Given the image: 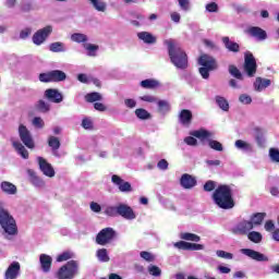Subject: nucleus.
<instances>
[{
    "instance_id": "51",
    "label": "nucleus",
    "mask_w": 279,
    "mask_h": 279,
    "mask_svg": "<svg viewBox=\"0 0 279 279\" xmlns=\"http://www.w3.org/2000/svg\"><path fill=\"white\" fill-rule=\"evenodd\" d=\"M269 157L272 162L279 163V149L278 148H270L269 149Z\"/></svg>"
},
{
    "instance_id": "27",
    "label": "nucleus",
    "mask_w": 279,
    "mask_h": 279,
    "mask_svg": "<svg viewBox=\"0 0 279 279\" xmlns=\"http://www.w3.org/2000/svg\"><path fill=\"white\" fill-rule=\"evenodd\" d=\"M12 146L14 147L15 151L24 158V160H27L29 158V151H27V148L23 146L19 141H12Z\"/></svg>"
},
{
    "instance_id": "54",
    "label": "nucleus",
    "mask_w": 279,
    "mask_h": 279,
    "mask_svg": "<svg viewBox=\"0 0 279 279\" xmlns=\"http://www.w3.org/2000/svg\"><path fill=\"white\" fill-rule=\"evenodd\" d=\"M33 125L39 130H43V128H45V121L40 117H35L33 119Z\"/></svg>"
},
{
    "instance_id": "17",
    "label": "nucleus",
    "mask_w": 279,
    "mask_h": 279,
    "mask_svg": "<svg viewBox=\"0 0 279 279\" xmlns=\"http://www.w3.org/2000/svg\"><path fill=\"white\" fill-rule=\"evenodd\" d=\"M21 276V263L12 262L4 272V279H19Z\"/></svg>"
},
{
    "instance_id": "34",
    "label": "nucleus",
    "mask_w": 279,
    "mask_h": 279,
    "mask_svg": "<svg viewBox=\"0 0 279 279\" xmlns=\"http://www.w3.org/2000/svg\"><path fill=\"white\" fill-rule=\"evenodd\" d=\"M216 104L220 110H223V112H228L230 110V104L223 96H216Z\"/></svg>"
},
{
    "instance_id": "21",
    "label": "nucleus",
    "mask_w": 279,
    "mask_h": 279,
    "mask_svg": "<svg viewBox=\"0 0 279 279\" xmlns=\"http://www.w3.org/2000/svg\"><path fill=\"white\" fill-rule=\"evenodd\" d=\"M192 121H193V112H191V110L189 109L181 110V112L179 113V123H181V125H184V128H189Z\"/></svg>"
},
{
    "instance_id": "26",
    "label": "nucleus",
    "mask_w": 279,
    "mask_h": 279,
    "mask_svg": "<svg viewBox=\"0 0 279 279\" xmlns=\"http://www.w3.org/2000/svg\"><path fill=\"white\" fill-rule=\"evenodd\" d=\"M0 189L5 195H16V185L9 181L1 182Z\"/></svg>"
},
{
    "instance_id": "14",
    "label": "nucleus",
    "mask_w": 279,
    "mask_h": 279,
    "mask_svg": "<svg viewBox=\"0 0 279 279\" xmlns=\"http://www.w3.org/2000/svg\"><path fill=\"white\" fill-rule=\"evenodd\" d=\"M44 97L48 101H51V104H62V101H64V96L62 95V93H60V90L56 88L46 89L44 93Z\"/></svg>"
},
{
    "instance_id": "37",
    "label": "nucleus",
    "mask_w": 279,
    "mask_h": 279,
    "mask_svg": "<svg viewBox=\"0 0 279 279\" xmlns=\"http://www.w3.org/2000/svg\"><path fill=\"white\" fill-rule=\"evenodd\" d=\"M72 43H77L78 45L82 43H88V36L82 33H74L71 35Z\"/></svg>"
},
{
    "instance_id": "8",
    "label": "nucleus",
    "mask_w": 279,
    "mask_h": 279,
    "mask_svg": "<svg viewBox=\"0 0 279 279\" xmlns=\"http://www.w3.org/2000/svg\"><path fill=\"white\" fill-rule=\"evenodd\" d=\"M256 59L252 52H246L244 56V71L248 77L256 75Z\"/></svg>"
},
{
    "instance_id": "9",
    "label": "nucleus",
    "mask_w": 279,
    "mask_h": 279,
    "mask_svg": "<svg viewBox=\"0 0 279 279\" xmlns=\"http://www.w3.org/2000/svg\"><path fill=\"white\" fill-rule=\"evenodd\" d=\"M251 230H254V229L250 220H242L231 228L232 234H236L240 236L247 235Z\"/></svg>"
},
{
    "instance_id": "56",
    "label": "nucleus",
    "mask_w": 279,
    "mask_h": 279,
    "mask_svg": "<svg viewBox=\"0 0 279 279\" xmlns=\"http://www.w3.org/2000/svg\"><path fill=\"white\" fill-rule=\"evenodd\" d=\"M239 101L245 106H248V104H252V97L247 94H242L239 97Z\"/></svg>"
},
{
    "instance_id": "29",
    "label": "nucleus",
    "mask_w": 279,
    "mask_h": 279,
    "mask_svg": "<svg viewBox=\"0 0 279 279\" xmlns=\"http://www.w3.org/2000/svg\"><path fill=\"white\" fill-rule=\"evenodd\" d=\"M140 40H143L145 45H155L156 36H153L149 32H140L137 34Z\"/></svg>"
},
{
    "instance_id": "25",
    "label": "nucleus",
    "mask_w": 279,
    "mask_h": 279,
    "mask_svg": "<svg viewBox=\"0 0 279 279\" xmlns=\"http://www.w3.org/2000/svg\"><path fill=\"white\" fill-rule=\"evenodd\" d=\"M234 145L236 149H240V151H244L245 154H252V151H254V146L243 140L235 141Z\"/></svg>"
},
{
    "instance_id": "57",
    "label": "nucleus",
    "mask_w": 279,
    "mask_h": 279,
    "mask_svg": "<svg viewBox=\"0 0 279 279\" xmlns=\"http://www.w3.org/2000/svg\"><path fill=\"white\" fill-rule=\"evenodd\" d=\"M157 168L160 171H167V169H169V161H167V159H161L157 162Z\"/></svg>"
},
{
    "instance_id": "31",
    "label": "nucleus",
    "mask_w": 279,
    "mask_h": 279,
    "mask_svg": "<svg viewBox=\"0 0 279 279\" xmlns=\"http://www.w3.org/2000/svg\"><path fill=\"white\" fill-rule=\"evenodd\" d=\"M66 50V45H64L62 41H54L49 46V51L52 53H64Z\"/></svg>"
},
{
    "instance_id": "48",
    "label": "nucleus",
    "mask_w": 279,
    "mask_h": 279,
    "mask_svg": "<svg viewBox=\"0 0 279 279\" xmlns=\"http://www.w3.org/2000/svg\"><path fill=\"white\" fill-rule=\"evenodd\" d=\"M73 258V253L66 251L58 255L57 263H64V260H71Z\"/></svg>"
},
{
    "instance_id": "12",
    "label": "nucleus",
    "mask_w": 279,
    "mask_h": 279,
    "mask_svg": "<svg viewBox=\"0 0 279 279\" xmlns=\"http://www.w3.org/2000/svg\"><path fill=\"white\" fill-rule=\"evenodd\" d=\"M53 32V27L51 25H48L39 31H37L33 35V43L34 45L40 46L49 38V35Z\"/></svg>"
},
{
    "instance_id": "38",
    "label": "nucleus",
    "mask_w": 279,
    "mask_h": 279,
    "mask_svg": "<svg viewBox=\"0 0 279 279\" xmlns=\"http://www.w3.org/2000/svg\"><path fill=\"white\" fill-rule=\"evenodd\" d=\"M246 235L252 243H260L263 241V234L258 231H251Z\"/></svg>"
},
{
    "instance_id": "36",
    "label": "nucleus",
    "mask_w": 279,
    "mask_h": 279,
    "mask_svg": "<svg viewBox=\"0 0 279 279\" xmlns=\"http://www.w3.org/2000/svg\"><path fill=\"white\" fill-rule=\"evenodd\" d=\"M180 239H182L183 241H192L194 243H199V241H202V238H199V235L189 232L180 233Z\"/></svg>"
},
{
    "instance_id": "6",
    "label": "nucleus",
    "mask_w": 279,
    "mask_h": 279,
    "mask_svg": "<svg viewBox=\"0 0 279 279\" xmlns=\"http://www.w3.org/2000/svg\"><path fill=\"white\" fill-rule=\"evenodd\" d=\"M191 136H195V138H199V141H208V145L210 149L215 151H221L223 149V145L213 138V132L207 131L206 129L196 130L190 133Z\"/></svg>"
},
{
    "instance_id": "35",
    "label": "nucleus",
    "mask_w": 279,
    "mask_h": 279,
    "mask_svg": "<svg viewBox=\"0 0 279 279\" xmlns=\"http://www.w3.org/2000/svg\"><path fill=\"white\" fill-rule=\"evenodd\" d=\"M52 82H64L66 80V73L61 70L50 71Z\"/></svg>"
},
{
    "instance_id": "55",
    "label": "nucleus",
    "mask_w": 279,
    "mask_h": 279,
    "mask_svg": "<svg viewBox=\"0 0 279 279\" xmlns=\"http://www.w3.org/2000/svg\"><path fill=\"white\" fill-rule=\"evenodd\" d=\"M189 244L190 242L185 241H179L173 244V247H177V250H185L189 251Z\"/></svg>"
},
{
    "instance_id": "64",
    "label": "nucleus",
    "mask_w": 279,
    "mask_h": 279,
    "mask_svg": "<svg viewBox=\"0 0 279 279\" xmlns=\"http://www.w3.org/2000/svg\"><path fill=\"white\" fill-rule=\"evenodd\" d=\"M184 143L186 145H190L191 147H195V145H197V138L193 137V136H186L184 138Z\"/></svg>"
},
{
    "instance_id": "23",
    "label": "nucleus",
    "mask_w": 279,
    "mask_h": 279,
    "mask_svg": "<svg viewBox=\"0 0 279 279\" xmlns=\"http://www.w3.org/2000/svg\"><path fill=\"white\" fill-rule=\"evenodd\" d=\"M222 43L225 48L229 50L231 53H239L241 51V46L233 40H230V37H222Z\"/></svg>"
},
{
    "instance_id": "49",
    "label": "nucleus",
    "mask_w": 279,
    "mask_h": 279,
    "mask_svg": "<svg viewBox=\"0 0 279 279\" xmlns=\"http://www.w3.org/2000/svg\"><path fill=\"white\" fill-rule=\"evenodd\" d=\"M140 256H141V258H143L147 263H154L156 260V256H154V254H151L147 251H142L140 253Z\"/></svg>"
},
{
    "instance_id": "63",
    "label": "nucleus",
    "mask_w": 279,
    "mask_h": 279,
    "mask_svg": "<svg viewBox=\"0 0 279 279\" xmlns=\"http://www.w3.org/2000/svg\"><path fill=\"white\" fill-rule=\"evenodd\" d=\"M215 181H207L205 184H204V191H206L207 193H210V191H215Z\"/></svg>"
},
{
    "instance_id": "22",
    "label": "nucleus",
    "mask_w": 279,
    "mask_h": 279,
    "mask_svg": "<svg viewBox=\"0 0 279 279\" xmlns=\"http://www.w3.org/2000/svg\"><path fill=\"white\" fill-rule=\"evenodd\" d=\"M254 89L257 93H263L266 88H269L271 86V80L269 78H263V77H256L254 84Z\"/></svg>"
},
{
    "instance_id": "58",
    "label": "nucleus",
    "mask_w": 279,
    "mask_h": 279,
    "mask_svg": "<svg viewBox=\"0 0 279 279\" xmlns=\"http://www.w3.org/2000/svg\"><path fill=\"white\" fill-rule=\"evenodd\" d=\"M82 128H84V130H93V120H90V118H84L82 120Z\"/></svg>"
},
{
    "instance_id": "50",
    "label": "nucleus",
    "mask_w": 279,
    "mask_h": 279,
    "mask_svg": "<svg viewBox=\"0 0 279 279\" xmlns=\"http://www.w3.org/2000/svg\"><path fill=\"white\" fill-rule=\"evenodd\" d=\"M205 12L217 13L219 12V4L217 2H209L205 5Z\"/></svg>"
},
{
    "instance_id": "39",
    "label": "nucleus",
    "mask_w": 279,
    "mask_h": 279,
    "mask_svg": "<svg viewBox=\"0 0 279 279\" xmlns=\"http://www.w3.org/2000/svg\"><path fill=\"white\" fill-rule=\"evenodd\" d=\"M96 256L100 263H108L110 260V256H108V250L99 248L96 252Z\"/></svg>"
},
{
    "instance_id": "43",
    "label": "nucleus",
    "mask_w": 279,
    "mask_h": 279,
    "mask_svg": "<svg viewBox=\"0 0 279 279\" xmlns=\"http://www.w3.org/2000/svg\"><path fill=\"white\" fill-rule=\"evenodd\" d=\"M86 101L93 104L95 101H101V94L97 92L89 93L85 96Z\"/></svg>"
},
{
    "instance_id": "53",
    "label": "nucleus",
    "mask_w": 279,
    "mask_h": 279,
    "mask_svg": "<svg viewBox=\"0 0 279 279\" xmlns=\"http://www.w3.org/2000/svg\"><path fill=\"white\" fill-rule=\"evenodd\" d=\"M179 1V7L183 12H189L191 10V1L189 0H178Z\"/></svg>"
},
{
    "instance_id": "28",
    "label": "nucleus",
    "mask_w": 279,
    "mask_h": 279,
    "mask_svg": "<svg viewBox=\"0 0 279 279\" xmlns=\"http://www.w3.org/2000/svg\"><path fill=\"white\" fill-rule=\"evenodd\" d=\"M48 145L51 147L53 156L60 158V154H58V150L60 149V140L56 136H50L48 138Z\"/></svg>"
},
{
    "instance_id": "41",
    "label": "nucleus",
    "mask_w": 279,
    "mask_h": 279,
    "mask_svg": "<svg viewBox=\"0 0 279 279\" xmlns=\"http://www.w3.org/2000/svg\"><path fill=\"white\" fill-rule=\"evenodd\" d=\"M89 3L97 10V12H104L106 10V2L104 0H88Z\"/></svg>"
},
{
    "instance_id": "46",
    "label": "nucleus",
    "mask_w": 279,
    "mask_h": 279,
    "mask_svg": "<svg viewBox=\"0 0 279 279\" xmlns=\"http://www.w3.org/2000/svg\"><path fill=\"white\" fill-rule=\"evenodd\" d=\"M135 116L137 117V119H142V121L150 119V117H151V114L148 113V111L145 109H136Z\"/></svg>"
},
{
    "instance_id": "4",
    "label": "nucleus",
    "mask_w": 279,
    "mask_h": 279,
    "mask_svg": "<svg viewBox=\"0 0 279 279\" xmlns=\"http://www.w3.org/2000/svg\"><path fill=\"white\" fill-rule=\"evenodd\" d=\"M80 274V262L71 259L57 271L58 279H74Z\"/></svg>"
},
{
    "instance_id": "16",
    "label": "nucleus",
    "mask_w": 279,
    "mask_h": 279,
    "mask_svg": "<svg viewBox=\"0 0 279 279\" xmlns=\"http://www.w3.org/2000/svg\"><path fill=\"white\" fill-rule=\"evenodd\" d=\"M118 215L129 221H132V219H136V214H134V209H132V207H130L128 204L123 203H120L118 205Z\"/></svg>"
},
{
    "instance_id": "19",
    "label": "nucleus",
    "mask_w": 279,
    "mask_h": 279,
    "mask_svg": "<svg viewBox=\"0 0 279 279\" xmlns=\"http://www.w3.org/2000/svg\"><path fill=\"white\" fill-rule=\"evenodd\" d=\"M39 263L41 267V271L44 274H49L51 271V265L53 263V258L47 254L39 255Z\"/></svg>"
},
{
    "instance_id": "32",
    "label": "nucleus",
    "mask_w": 279,
    "mask_h": 279,
    "mask_svg": "<svg viewBox=\"0 0 279 279\" xmlns=\"http://www.w3.org/2000/svg\"><path fill=\"white\" fill-rule=\"evenodd\" d=\"M140 86L142 88H146L148 90H151L154 88H158L160 86V82L154 80V78H146L140 83Z\"/></svg>"
},
{
    "instance_id": "42",
    "label": "nucleus",
    "mask_w": 279,
    "mask_h": 279,
    "mask_svg": "<svg viewBox=\"0 0 279 279\" xmlns=\"http://www.w3.org/2000/svg\"><path fill=\"white\" fill-rule=\"evenodd\" d=\"M36 110H38V112H49V110H51V107L49 106V104L45 102V100H39L36 102L35 105Z\"/></svg>"
},
{
    "instance_id": "30",
    "label": "nucleus",
    "mask_w": 279,
    "mask_h": 279,
    "mask_svg": "<svg viewBox=\"0 0 279 279\" xmlns=\"http://www.w3.org/2000/svg\"><path fill=\"white\" fill-rule=\"evenodd\" d=\"M265 217H267L266 213H256L251 216L250 223H252V228L254 229V226H260L263 221H265Z\"/></svg>"
},
{
    "instance_id": "3",
    "label": "nucleus",
    "mask_w": 279,
    "mask_h": 279,
    "mask_svg": "<svg viewBox=\"0 0 279 279\" xmlns=\"http://www.w3.org/2000/svg\"><path fill=\"white\" fill-rule=\"evenodd\" d=\"M166 45L172 64H174L177 69H186V66H189V57H186V52H184L180 46L175 45L173 40H167Z\"/></svg>"
},
{
    "instance_id": "47",
    "label": "nucleus",
    "mask_w": 279,
    "mask_h": 279,
    "mask_svg": "<svg viewBox=\"0 0 279 279\" xmlns=\"http://www.w3.org/2000/svg\"><path fill=\"white\" fill-rule=\"evenodd\" d=\"M105 215H107V217H117V215H119V205L118 206H108L105 209Z\"/></svg>"
},
{
    "instance_id": "15",
    "label": "nucleus",
    "mask_w": 279,
    "mask_h": 279,
    "mask_svg": "<svg viewBox=\"0 0 279 279\" xmlns=\"http://www.w3.org/2000/svg\"><path fill=\"white\" fill-rule=\"evenodd\" d=\"M37 162H38L39 169H40L41 173H44V175H46L47 178H54L56 170H53V166H51V163L46 161V159L43 157H38Z\"/></svg>"
},
{
    "instance_id": "33",
    "label": "nucleus",
    "mask_w": 279,
    "mask_h": 279,
    "mask_svg": "<svg viewBox=\"0 0 279 279\" xmlns=\"http://www.w3.org/2000/svg\"><path fill=\"white\" fill-rule=\"evenodd\" d=\"M157 106H158V111L160 112V114H169V112H171V104H169V101L167 100H158L157 101Z\"/></svg>"
},
{
    "instance_id": "52",
    "label": "nucleus",
    "mask_w": 279,
    "mask_h": 279,
    "mask_svg": "<svg viewBox=\"0 0 279 279\" xmlns=\"http://www.w3.org/2000/svg\"><path fill=\"white\" fill-rule=\"evenodd\" d=\"M216 256L219 258H226V260H232L234 258V255L232 253H228L226 251H217Z\"/></svg>"
},
{
    "instance_id": "5",
    "label": "nucleus",
    "mask_w": 279,
    "mask_h": 279,
    "mask_svg": "<svg viewBox=\"0 0 279 279\" xmlns=\"http://www.w3.org/2000/svg\"><path fill=\"white\" fill-rule=\"evenodd\" d=\"M198 64L202 66L198 69V72L203 80H208V77H210V71L217 70L218 66L217 60L208 54L201 56L198 59Z\"/></svg>"
},
{
    "instance_id": "7",
    "label": "nucleus",
    "mask_w": 279,
    "mask_h": 279,
    "mask_svg": "<svg viewBox=\"0 0 279 279\" xmlns=\"http://www.w3.org/2000/svg\"><path fill=\"white\" fill-rule=\"evenodd\" d=\"M117 235V232L112 228H105L99 231L96 236V243L98 245H108L112 239Z\"/></svg>"
},
{
    "instance_id": "40",
    "label": "nucleus",
    "mask_w": 279,
    "mask_h": 279,
    "mask_svg": "<svg viewBox=\"0 0 279 279\" xmlns=\"http://www.w3.org/2000/svg\"><path fill=\"white\" fill-rule=\"evenodd\" d=\"M84 49H86L87 56L95 58V56H97V51H99V46L94 44H85Z\"/></svg>"
},
{
    "instance_id": "10",
    "label": "nucleus",
    "mask_w": 279,
    "mask_h": 279,
    "mask_svg": "<svg viewBox=\"0 0 279 279\" xmlns=\"http://www.w3.org/2000/svg\"><path fill=\"white\" fill-rule=\"evenodd\" d=\"M19 136L25 147H28V149H34V137H32V133L29 132V130H27V126L23 124L19 126Z\"/></svg>"
},
{
    "instance_id": "24",
    "label": "nucleus",
    "mask_w": 279,
    "mask_h": 279,
    "mask_svg": "<svg viewBox=\"0 0 279 279\" xmlns=\"http://www.w3.org/2000/svg\"><path fill=\"white\" fill-rule=\"evenodd\" d=\"M27 173L29 182L33 184V186H36V189H43V186H45V181L40 179V177H37L34 170H28Z\"/></svg>"
},
{
    "instance_id": "59",
    "label": "nucleus",
    "mask_w": 279,
    "mask_h": 279,
    "mask_svg": "<svg viewBox=\"0 0 279 279\" xmlns=\"http://www.w3.org/2000/svg\"><path fill=\"white\" fill-rule=\"evenodd\" d=\"M39 82L49 83L52 82L51 80V71L47 73L39 74Z\"/></svg>"
},
{
    "instance_id": "18",
    "label": "nucleus",
    "mask_w": 279,
    "mask_h": 279,
    "mask_svg": "<svg viewBox=\"0 0 279 279\" xmlns=\"http://www.w3.org/2000/svg\"><path fill=\"white\" fill-rule=\"evenodd\" d=\"M180 184L182 189H194V186H197V179L189 173H184L180 179Z\"/></svg>"
},
{
    "instance_id": "13",
    "label": "nucleus",
    "mask_w": 279,
    "mask_h": 279,
    "mask_svg": "<svg viewBox=\"0 0 279 279\" xmlns=\"http://www.w3.org/2000/svg\"><path fill=\"white\" fill-rule=\"evenodd\" d=\"M111 182H112V184H114V186H118V189L121 193H132V184H130V182L123 180L118 174L111 175Z\"/></svg>"
},
{
    "instance_id": "45",
    "label": "nucleus",
    "mask_w": 279,
    "mask_h": 279,
    "mask_svg": "<svg viewBox=\"0 0 279 279\" xmlns=\"http://www.w3.org/2000/svg\"><path fill=\"white\" fill-rule=\"evenodd\" d=\"M229 73L232 77H235V80H243V74L235 65H229Z\"/></svg>"
},
{
    "instance_id": "1",
    "label": "nucleus",
    "mask_w": 279,
    "mask_h": 279,
    "mask_svg": "<svg viewBox=\"0 0 279 279\" xmlns=\"http://www.w3.org/2000/svg\"><path fill=\"white\" fill-rule=\"evenodd\" d=\"M214 203L222 210H230L234 206L232 189L229 185H219L213 194Z\"/></svg>"
},
{
    "instance_id": "44",
    "label": "nucleus",
    "mask_w": 279,
    "mask_h": 279,
    "mask_svg": "<svg viewBox=\"0 0 279 279\" xmlns=\"http://www.w3.org/2000/svg\"><path fill=\"white\" fill-rule=\"evenodd\" d=\"M148 274L150 276H154L155 278H160V276H162V270L160 269V267H158L156 265H149Z\"/></svg>"
},
{
    "instance_id": "62",
    "label": "nucleus",
    "mask_w": 279,
    "mask_h": 279,
    "mask_svg": "<svg viewBox=\"0 0 279 279\" xmlns=\"http://www.w3.org/2000/svg\"><path fill=\"white\" fill-rule=\"evenodd\" d=\"M205 163H206L207 167L210 169V168H213V167H219V166L221 165V160H219V159H215V160H213V159H207V160L205 161Z\"/></svg>"
},
{
    "instance_id": "20",
    "label": "nucleus",
    "mask_w": 279,
    "mask_h": 279,
    "mask_svg": "<svg viewBox=\"0 0 279 279\" xmlns=\"http://www.w3.org/2000/svg\"><path fill=\"white\" fill-rule=\"evenodd\" d=\"M247 32L256 40H267V32L258 26H251Z\"/></svg>"
},
{
    "instance_id": "2",
    "label": "nucleus",
    "mask_w": 279,
    "mask_h": 279,
    "mask_svg": "<svg viewBox=\"0 0 279 279\" xmlns=\"http://www.w3.org/2000/svg\"><path fill=\"white\" fill-rule=\"evenodd\" d=\"M0 228L3 230L4 239H12L19 234V228L16 227V220L14 217L3 208V202L0 201Z\"/></svg>"
},
{
    "instance_id": "11",
    "label": "nucleus",
    "mask_w": 279,
    "mask_h": 279,
    "mask_svg": "<svg viewBox=\"0 0 279 279\" xmlns=\"http://www.w3.org/2000/svg\"><path fill=\"white\" fill-rule=\"evenodd\" d=\"M240 252L251 258V260H256L257 263H269V257L258 251L252 248H241Z\"/></svg>"
},
{
    "instance_id": "60",
    "label": "nucleus",
    "mask_w": 279,
    "mask_h": 279,
    "mask_svg": "<svg viewBox=\"0 0 279 279\" xmlns=\"http://www.w3.org/2000/svg\"><path fill=\"white\" fill-rule=\"evenodd\" d=\"M199 250H204V244H197V243L190 242L187 251L198 252Z\"/></svg>"
},
{
    "instance_id": "61",
    "label": "nucleus",
    "mask_w": 279,
    "mask_h": 279,
    "mask_svg": "<svg viewBox=\"0 0 279 279\" xmlns=\"http://www.w3.org/2000/svg\"><path fill=\"white\" fill-rule=\"evenodd\" d=\"M142 101H146L147 104H156L158 101V98L151 95H144L141 97Z\"/></svg>"
}]
</instances>
